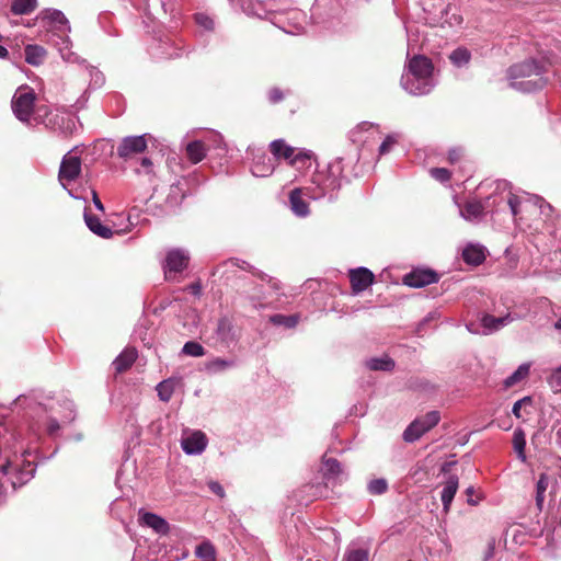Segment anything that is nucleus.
<instances>
[{
    "instance_id": "30",
    "label": "nucleus",
    "mask_w": 561,
    "mask_h": 561,
    "mask_svg": "<svg viewBox=\"0 0 561 561\" xmlns=\"http://www.w3.org/2000/svg\"><path fill=\"white\" fill-rule=\"evenodd\" d=\"M180 380L174 377L160 381L156 387L159 399L163 402H169Z\"/></svg>"
},
{
    "instance_id": "45",
    "label": "nucleus",
    "mask_w": 561,
    "mask_h": 561,
    "mask_svg": "<svg viewBox=\"0 0 561 561\" xmlns=\"http://www.w3.org/2000/svg\"><path fill=\"white\" fill-rule=\"evenodd\" d=\"M548 383L554 392L561 391V371H559V367L552 370L548 377Z\"/></svg>"
},
{
    "instance_id": "59",
    "label": "nucleus",
    "mask_w": 561,
    "mask_h": 561,
    "mask_svg": "<svg viewBox=\"0 0 561 561\" xmlns=\"http://www.w3.org/2000/svg\"><path fill=\"white\" fill-rule=\"evenodd\" d=\"M556 440L558 446L561 448V422H558L557 424Z\"/></svg>"
},
{
    "instance_id": "24",
    "label": "nucleus",
    "mask_w": 561,
    "mask_h": 561,
    "mask_svg": "<svg viewBox=\"0 0 561 561\" xmlns=\"http://www.w3.org/2000/svg\"><path fill=\"white\" fill-rule=\"evenodd\" d=\"M514 318L508 313L504 317H494L491 314H484L481 319V324L483 327V333L489 334L500 329L506 327L511 322H513Z\"/></svg>"
},
{
    "instance_id": "50",
    "label": "nucleus",
    "mask_w": 561,
    "mask_h": 561,
    "mask_svg": "<svg viewBox=\"0 0 561 561\" xmlns=\"http://www.w3.org/2000/svg\"><path fill=\"white\" fill-rule=\"evenodd\" d=\"M283 99H284V94L279 89L273 88L272 90H270L268 100L271 103H273V104L278 103Z\"/></svg>"
},
{
    "instance_id": "42",
    "label": "nucleus",
    "mask_w": 561,
    "mask_h": 561,
    "mask_svg": "<svg viewBox=\"0 0 561 561\" xmlns=\"http://www.w3.org/2000/svg\"><path fill=\"white\" fill-rule=\"evenodd\" d=\"M182 353L193 357H201L205 355V350L199 343L188 341L184 344Z\"/></svg>"
},
{
    "instance_id": "2",
    "label": "nucleus",
    "mask_w": 561,
    "mask_h": 561,
    "mask_svg": "<svg viewBox=\"0 0 561 561\" xmlns=\"http://www.w3.org/2000/svg\"><path fill=\"white\" fill-rule=\"evenodd\" d=\"M543 67L534 59L510 67L507 75L511 87L522 92H534L546 85Z\"/></svg>"
},
{
    "instance_id": "12",
    "label": "nucleus",
    "mask_w": 561,
    "mask_h": 561,
    "mask_svg": "<svg viewBox=\"0 0 561 561\" xmlns=\"http://www.w3.org/2000/svg\"><path fill=\"white\" fill-rule=\"evenodd\" d=\"M147 149L146 135L141 136H127L122 139L117 147V154L123 159L131 158L135 154L141 153Z\"/></svg>"
},
{
    "instance_id": "63",
    "label": "nucleus",
    "mask_w": 561,
    "mask_h": 561,
    "mask_svg": "<svg viewBox=\"0 0 561 561\" xmlns=\"http://www.w3.org/2000/svg\"><path fill=\"white\" fill-rule=\"evenodd\" d=\"M502 187L503 190L508 188V183L505 181L499 182L497 188Z\"/></svg>"
},
{
    "instance_id": "28",
    "label": "nucleus",
    "mask_w": 561,
    "mask_h": 561,
    "mask_svg": "<svg viewBox=\"0 0 561 561\" xmlns=\"http://www.w3.org/2000/svg\"><path fill=\"white\" fill-rule=\"evenodd\" d=\"M84 221L87 227L96 236L108 239L113 236V231L111 228L104 226L100 218H98L94 215L89 214L88 211H84Z\"/></svg>"
},
{
    "instance_id": "37",
    "label": "nucleus",
    "mask_w": 561,
    "mask_h": 561,
    "mask_svg": "<svg viewBox=\"0 0 561 561\" xmlns=\"http://www.w3.org/2000/svg\"><path fill=\"white\" fill-rule=\"evenodd\" d=\"M37 7V0H13L11 11L16 15H25L33 12Z\"/></svg>"
},
{
    "instance_id": "25",
    "label": "nucleus",
    "mask_w": 561,
    "mask_h": 561,
    "mask_svg": "<svg viewBox=\"0 0 561 561\" xmlns=\"http://www.w3.org/2000/svg\"><path fill=\"white\" fill-rule=\"evenodd\" d=\"M369 548L357 541H352L345 549L342 561H368Z\"/></svg>"
},
{
    "instance_id": "29",
    "label": "nucleus",
    "mask_w": 561,
    "mask_h": 561,
    "mask_svg": "<svg viewBox=\"0 0 561 561\" xmlns=\"http://www.w3.org/2000/svg\"><path fill=\"white\" fill-rule=\"evenodd\" d=\"M236 365H237V360L233 358L216 357V358L208 360L205 364V370L208 374L216 375V374L224 373L228 369H231V368L236 367Z\"/></svg>"
},
{
    "instance_id": "43",
    "label": "nucleus",
    "mask_w": 561,
    "mask_h": 561,
    "mask_svg": "<svg viewBox=\"0 0 561 561\" xmlns=\"http://www.w3.org/2000/svg\"><path fill=\"white\" fill-rule=\"evenodd\" d=\"M368 492L373 495H381L388 490V482L386 479H374L368 483Z\"/></svg>"
},
{
    "instance_id": "13",
    "label": "nucleus",
    "mask_w": 561,
    "mask_h": 561,
    "mask_svg": "<svg viewBox=\"0 0 561 561\" xmlns=\"http://www.w3.org/2000/svg\"><path fill=\"white\" fill-rule=\"evenodd\" d=\"M80 172H81L80 158L77 156L67 153L61 160L60 168H59V174H58L59 181L62 184V186L66 187L64 184L65 181L70 182V181L76 180L79 176Z\"/></svg>"
},
{
    "instance_id": "58",
    "label": "nucleus",
    "mask_w": 561,
    "mask_h": 561,
    "mask_svg": "<svg viewBox=\"0 0 561 561\" xmlns=\"http://www.w3.org/2000/svg\"><path fill=\"white\" fill-rule=\"evenodd\" d=\"M474 493V489L473 486H469L467 488L466 490V494L468 495V500L467 502L470 504V505H477L478 502H479V499L478 500H473L471 496L473 495Z\"/></svg>"
},
{
    "instance_id": "36",
    "label": "nucleus",
    "mask_w": 561,
    "mask_h": 561,
    "mask_svg": "<svg viewBox=\"0 0 561 561\" xmlns=\"http://www.w3.org/2000/svg\"><path fill=\"white\" fill-rule=\"evenodd\" d=\"M366 366L370 370L390 371L394 367V362L389 356L373 357L366 360Z\"/></svg>"
},
{
    "instance_id": "48",
    "label": "nucleus",
    "mask_w": 561,
    "mask_h": 561,
    "mask_svg": "<svg viewBox=\"0 0 561 561\" xmlns=\"http://www.w3.org/2000/svg\"><path fill=\"white\" fill-rule=\"evenodd\" d=\"M195 21L199 26H202L205 30H213V27H214L213 20L203 13L196 14Z\"/></svg>"
},
{
    "instance_id": "14",
    "label": "nucleus",
    "mask_w": 561,
    "mask_h": 561,
    "mask_svg": "<svg viewBox=\"0 0 561 561\" xmlns=\"http://www.w3.org/2000/svg\"><path fill=\"white\" fill-rule=\"evenodd\" d=\"M215 334L217 340L225 346L234 344L239 339L238 329L234 327L232 320L227 317H222L218 320Z\"/></svg>"
},
{
    "instance_id": "49",
    "label": "nucleus",
    "mask_w": 561,
    "mask_h": 561,
    "mask_svg": "<svg viewBox=\"0 0 561 561\" xmlns=\"http://www.w3.org/2000/svg\"><path fill=\"white\" fill-rule=\"evenodd\" d=\"M87 70L91 77V80L95 85H101L104 81L103 75L93 67H88Z\"/></svg>"
},
{
    "instance_id": "27",
    "label": "nucleus",
    "mask_w": 561,
    "mask_h": 561,
    "mask_svg": "<svg viewBox=\"0 0 561 561\" xmlns=\"http://www.w3.org/2000/svg\"><path fill=\"white\" fill-rule=\"evenodd\" d=\"M458 485V477L454 474L449 476L440 494V500L445 512L449 511L455 494L457 493Z\"/></svg>"
},
{
    "instance_id": "26",
    "label": "nucleus",
    "mask_w": 561,
    "mask_h": 561,
    "mask_svg": "<svg viewBox=\"0 0 561 561\" xmlns=\"http://www.w3.org/2000/svg\"><path fill=\"white\" fill-rule=\"evenodd\" d=\"M484 215V206L478 201H469L460 208V216L470 222H478Z\"/></svg>"
},
{
    "instance_id": "53",
    "label": "nucleus",
    "mask_w": 561,
    "mask_h": 561,
    "mask_svg": "<svg viewBox=\"0 0 561 561\" xmlns=\"http://www.w3.org/2000/svg\"><path fill=\"white\" fill-rule=\"evenodd\" d=\"M529 401V398H523L518 401H516L513 405V409H512V413L517 417L519 419L520 417V409H522V405L523 403Z\"/></svg>"
},
{
    "instance_id": "11",
    "label": "nucleus",
    "mask_w": 561,
    "mask_h": 561,
    "mask_svg": "<svg viewBox=\"0 0 561 561\" xmlns=\"http://www.w3.org/2000/svg\"><path fill=\"white\" fill-rule=\"evenodd\" d=\"M207 446V437L202 431H184L181 447L186 455H199Z\"/></svg>"
},
{
    "instance_id": "17",
    "label": "nucleus",
    "mask_w": 561,
    "mask_h": 561,
    "mask_svg": "<svg viewBox=\"0 0 561 561\" xmlns=\"http://www.w3.org/2000/svg\"><path fill=\"white\" fill-rule=\"evenodd\" d=\"M350 280L355 294L366 290L374 282V274L366 267L350 271Z\"/></svg>"
},
{
    "instance_id": "4",
    "label": "nucleus",
    "mask_w": 561,
    "mask_h": 561,
    "mask_svg": "<svg viewBox=\"0 0 561 561\" xmlns=\"http://www.w3.org/2000/svg\"><path fill=\"white\" fill-rule=\"evenodd\" d=\"M76 417L75 405L71 400L65 399L50 405L49 414L44 421L45 431L49 436L59 432L61 424H67Z\"/></svg>"
},
{
    "instance_id": "55",
    "label": "nucleus",
    "mask_w": 561,
    "mask_h": 561,
    "mask_svg": "<svg viewBox=\"0 0 561 561\" xmlns=\"http://www.w3.org/2000/svg\"><path fill=\"white\" fill-rule=\"evenodd\" d=\"M461 157V150L460 149H451L448 152V160L450 163L457 162Z\"/></svg>"
},
{
    "instance_id": "52",
    "label": "nucleus",
    "mask_w": 561,
    "mask_h": 561,
    "mask_svg": "<svg viewBox=\"0 0 561 561\" xmlns=\"http://www.w3.org/2000/svg\"><path fill=\"white\" fill-rule=\"evenodd\" d=\"M494 550H495V540L491 539L488 542V548H486V551H485L484 557H483L484 561H489L490 559L493 558Z\"/></svg>"
},
{
    "instance_id": "5",
    "label": "nucleus",
    "mask_w": 561,
    "mask_h": 561,
    "mask_svg": "<svg viewBox=\"0 0 561 561\" xmlns=\"http://www.w3.org/2000/svg\"><path fill=\"white\" fill-rule=\"evenodd\" d=\"M36 94L30 87H20L12 98V111L21 122H28L34 111Z\"/></svg>"
},
{
    "instance_id": "8",
    "label": "nucleus",
    "mask_w": 561,
    "mask_h": 561,
    "mask_svg": "<svg viewBox=\"0 0 561 561\" xmlns=\"http://www.w3.org/2000/svg\"><path fill=\"white\" fill-rule=\"evenodd\" d=\"M440 414L438 411H431L424 416L414 420L403 432V439L408 443L417 440L423 434L438 424Z\"/></svg>"
},
{
    "instance_id": "40",
    "label": "nucleus",
    "mask_w": 561,
    "mask_h": 561,
    "mask_svg": "<svg viewBox=\"0 0 561 561\" xmlns=\"http://www.w3.org/2000/svg\"><path fill=\"white\" fill-rule=\"evenodd\" d=\"M196 556L203 561H215V549L208 541H204L196 547Z\"/></svg>"
},
{
    "instance_id": "61",
    "label": "nucleus",
    "mask_w": 561,
    "mask_h": 561,
    "mask_svg": "<svg viewBox=\"0 0 561 561\" xmlns=\"http://www.w3.org/2000/svg\"><path fill=\"white\" fill-rule=\"evenodd\" d=\"M455 463H456L455 461H453V462H445V463L442 466L440 471H442V472H444V473H445V472H447V471L449 470V468H450L453 465H455Z\"/></svg>"
},
{
    "instance_id": "18",
    "label": "nucleus",
    "mask_w": 561,
    "mask_h": 561,
    "mask_svg": "<svg viewBox=\"0 0 561 561\" xmlns=\"http://www.w3.org/2000/svg\"><path fill=\"white\" fill-rule=\"evenodd\" d=\"M41 19L48 20L49 22L55 24L53 30V34H69L71 31L68 19L65 14L56 9H46L39 13Z\"/></svg>"
},
{
    "instance_id": "6",
    "label": "nucleus",
    "mask_w": 561,
    "mask_h": 561,
    "mask_svg": "<svg viewBox=\"0 0 561 561\" xmlns=\"http://www.w3.org/2000/svg\"><path fill=\"white\" fill-rule=\"evenodd\" d=\"M188 262L190 254L186 250L180 248L169 250L162 265L165 279L179 280V275L187 267Z\"/></svg>"
},
{
    "instance_id": "32",
    "label": "nucleus",
    "mask_w": 561,
    "mask_h": 561,
    "mask_svg": "<svg viewBox=\"0 0 561 561\" xmlns=\"http://www.w3.org/2000/svg\"><path fill=\"white\" fill-rule=\"evenodd\" d=\"M463 261L471 265L481 264L484 259V250L480 245L469 244L462 251Z\"/></svg>"
},
{
    "instance_id": "31",
    "label": "nucleus",
    "mask_w": 561,
    "mask_h": 561,
    "mask_svg": "<svg viewBox=\"0 0 561 561\" xmlns=\"http://www.w3.org/2000/svg\"><path fill=\"white\" fill-rule=\"evenodd\" d=\"M137 358V352L134 348L124 350L113 362L117 373L128 369Z\"/></svg>"
},
{
    "instance_id": "51",
    "label": "nucleus",
    "mask_w": 561,
    "mask_h": 561,
    "mask_svg": "<svg viewBox=\"0 0 561 561\" xmlns=\"http://www.w3.org/2000/svg\"><path fill=\"white\" fill-rule=\"evenodd\" d=\"M208 486H209L210 491L213 493L217 494L218 496L222 497L225 495L224 488L221 486L220 483H218L216 481H211L208 483Z\"/></svg>"
},
{
    "instance_id": "23",
    "label": "nucleus",
    "mask_w": 561,
    "mask_h": 561,
    "mask_svg": "<svg viewBox=\"0 0 561 561\" xmlns=\"http://www.w3.org/2000/svg\"><path fill=\"white\" fill-rule=\"evenodd\" d=\"M275 169V159L265 153L257 156L254 160L251 172L256 178H265L271 175Z\"/></svg>"
},
{
    "instance_id": "19",
    "label": "nucleus",
    "mask_w": 561,
    "mask_h": 561,
    "mask_svg": "<svg viewBox=\"0 0 561 561\" xmlns=\"http://www.w3.org/2000/svg\"><path fill=\"white\" fill-rule=\"evenodd\" d=\"M240 2L241 9L248 15L257 16L260 19L267 18V14H272L276 11L273 10V5L270 2H264L260 0H238Z\"/></svg>"
},
{
    "instance_id": "7",
    "label": "nucleus",
    "mask_w": 561,
    "mask_h": 561,
    "mask_svg": "<svg viewBox=\"0 0 561 561\" xmlns=\"http://www.w3.org/2000/svg\"><path fill=\"white\" fill-rule=\"evenodd\" d=\"M550 488L549 491V501L553 505L561 506V476L559 480L552 481L551 478L542 473L539 477L536 485V506L539 511L543 508V503L546 500V491Z\"/></svg>"
},
{
    "instance_id": "60",
    "label": "nucleus",
    "mask_w": 561,
    "mask_h": 561,
    "mask_svg": "<svg viewBox=\"0 0 561 561\" xmlns=\"http://www.w3.org/2000/svg\"><path fill=\"white\" fill-rule=\"evenodd\" d=\"M141 165L144 168H146L148 171H150L151 167H152V162L149 158H142L141 159Z\"/></svg>"
},
{
    "instance_id": "47",
    "label": "nucleus",
    "mask_w": 561,
    "mask_h": 561,
    "mask_svg": "<svg viewBox=\"0 0 561 561\" xmlns=\"http://www.w3.org/2000/svg\"><path fill=\"white\" fill-rule=\"evenodd\" d=\"M430 173L439 182H447L450 179V172L445 168H433L430 170Z\"/></svg>"
},
{
    "instance_id": "34",
    "label": "nucleus",
    "mask_w": 561,
    "mask_h": 561,
    "mask_svg": "<svg viewBox=\"0 0 561 561\" xmlns=\"http://www.w3.org/2000/svg\"><path fill=\"white\" fill-rule=\"evenodd\" d=\"M530 371V363H524L517 367V369L504 380V387L511 388L516 383L523 381Z\"/></svg>"
},
{
    "instance_id": "33",
    "label": "nucleus",
    "mask_w": 561,
    "mask_h": 561,
    "mask_svg": "<svg viewBox=\"0 0 561 561\" xmlns=\"http://www.w3.org/2000/svg\"><path fill=\"white\" fill-rule=\"evenodd\" d=\"M46 56V50L38 45H27L25 47V60L32 66L41 65Z\"/></svg>"
},
{
    "instance_id": "15",
    "label": "nucleus",
    "mask_w": 561,
    "mask_h": 561,
    "mask_svg": "<svg viewBox=\"0 0 561 561\" xmlns=\"http://www.w3.org/2000/svg\"><path fill=\"white\" fill-rule=\"evenodd\" d=\"M438 280V276L434 271L431 270H414L407 274L403 278V283L413 288H421L426 285L434 284Z\"/></svg>"
},
{
    "instance_id": "56",
    "label": "nucleus",
    "mask_w": 561,
    "mask_h": 561,
    "mask_svg": "<svg viewBox=\"0 0 561 561\" xmlns=\"http://www.w3.org/2000/svg\"><path fill=\"white\" fill-rule=\"evenodd\" d=\"M92 202L98 210H100L102 213L104 211V206H103L101 199L99 198L98 193L94 190H92Z\"/></svg>"
},
{
    "instance_id": "1",
    "label": "nucleus",
    "mask_w": 561,
    "mask_h": 561,
    "mask_svg": "<svg viewBox=\"0 0 561 561\" xmlns=\"http://www.w3.org/2000/svg\"><path fill=\"white\" fill-rule=\"evenodd\" d=\"M401 85L413 95L428 93L435 85L432 61L425 56L413 57L402 75Z\"/></svg>"
},
{
    "instance_id": "44",
    "label": "nucleus",
    "mask_w": 561,
    "mask_h": 561,
    "mask_svg": "<svg viewBox=\"0 0 561 561\" xmlns=\"http://www.w3.org/2000/svg\"><path fill=\"white\" fill-rule=\"evenodd\" d=\"M271 321L277 325L294 328L298 323V318L296 316L275 314L271 318Z\"/></svg>"
},
{
    "instance_id": "10",
    "label": "nucleus",
    "mask_w": 561,
    "mask_h": 561,
    "mask_svg": "<svg viewBox=\"0 0 561 561\" xmlns=\"http://www.w3.org/2000/svg\"><path fill=\"white\" fill-rule=\"evenodd\" d=\"M271 152L275 159H285L289 160L291 165H295L298 162H305L310 159V154L308 152L299 151L295 153V149L288 146L283 139H276L271 142Z\"/></svg>"
},
{
    "instance_id": "38",
    "label": "nucleus",
    "mask_w": 561,
    "mask_h": 561,
    "mask_svg": "<svg viewBox=\"0 0 561 561\" xmlns=\"http://www.w3.org/2000/svg\"><path fill=\"white\" fill-rule=\"evenodd\" d=\"M525 447H526V437L525 433L517 428L514 431L513 434V448L515 453L517 454L518 459H520L523 462L526 461V454H525Z\"/></svg>"
},
{
    "instance_id": "46",
    "label": "nucleus",
    "mask_w": 561,
    "mask_h": 561,
    "mask_svg": "<svg viewBox=\"0 0 561 561\" xmlns=\"http://www.w3.org/2000/svg\"><path fill=\"white\" fill-rule=\"evenodd\" d=\"M398 137L394 134L388 135L379 146V154H386L391 151L393 146L397 144Z\"/></svg>"
},
{
    "instance_id": "57",
    "label": "nucleus",
    "mask_w": 561,
    "mask_h": 561,
    "mask_svg": "<svg viewBox=\"0 0 561 561\" xmlns=\"http://www.w3.org/2000/svg\"><path fill=\"white\" fill-rule=\"evenodd\" d=\"M187 290L194 296H198L202 293V286L199 283H193L187 286Z\"/></svg>"
},
{
    "instance_id": "62",
    "label": "nucleus",
    "mask_w": 561,
    "mask_h": 561,
    "mask_svg": "<svg viewBox=\"0 0 561 561\" xmlns=\"http://www.w3.org/2000/svg\"><path fill=\"white\" fill-rule=\"evenodd\" d=\"M8 57V49L0 45V58H7Z\"/></svg>"
},
{
    "instance_id": "21",
    "label": "nucleus",
    "mask_w": 561,
    "mask_h": 561,
    "mask_svg": "<svg viewBox=\"0 0 561 561\" xmlns=\"http://www.w3.org/2000/svg\"><path fill=\"white\" fill-rule=\"evenodd\" d=\"M139 523L153 529L159 535H167L169 533L168 522L157 514L139 512Z\"/></svg>"
},
{
    "instance_id": "64",
    "label": "nucleus",
    "mask_w": 561,
    "mask_h": 561,
    "mask_svg": "<svg viewBox=\"0 0 561 561\" xmlns=\"http://www.w3.org/2000/svg\"><path fill=\"white\" fill-rule=\"evenodd\" d=\"M554 328L557 330H561V317L558 319V321L554 323Z\"/></svg>"
},
{
    "instance_id": "16",
    "label": "nucleus",
    "mask_w": 561,
    "mask_h": 561,
    "mask_svg": "<svg viewBox=\"0 0 561 561\" xmlns=\"http://www.w3.org/2000/svg\"><path fill=\"white\" fill-rule=\"evenodd\" d=\"M307 192H312V186L297 187L289 193L290 209L298 217H307L309 215V205L304 199V196H308Z\"/></svg>"
},
{
    "instance_id": "9",
    "label": "nucleus",
    "mask_w": 561,
    "mask_h": 561,
    "mask_svg": "<svg viewBox=\"0 0 561 561\" xmlns=\"http://www.w3.org/2000/svg\"><path fill=\"white\" fill-rule=\"evenodd\" d=\"M306 14L298 9H291L286 13L275 12L272 21L288 34H298L305 30Z\"/></svg>"
},
{
    "instance_id": "3",
    "label": "nucleus",
    "mask_w": 561,
    "mask_h": 561,
    "mask_svg": "<svg viewBox=\"0 0 561 561\" xmlns=\"http://www.w3.org/2000/svg\"><path fill=\"white\" fill-rule=\"evenodd\" d=\"M506 201L511 209V214L516 222L524 221L527 216L536 214L537 211L540 214H547L552 209L551 206L541 197L535 195L530 196L528 194H524L523 196H519L508 191Z\"/></svg>"
},
{
    "instance_id": "41",
    "label": "nucleus",
    "mask_w": 561,
    "mask_h": 561,
    "mask_svg": "<svg viewBox=\"0 0 561 561\" xmlns=\"http://www.w3.org/2000/svg\"><path fill=\"white\" fill-rule=\"evenodd\" d=\"M449 58L455 66L461 67L469 62L470 53L466 48H457L450 54Z\"/></svg>"
},
{
    "instance_id": "39",
    "label": "nucleus",
    "mask_w": 561,
    "mask_h": 561,
    "mask_svg": "<svg viewBox=\"0 0 561 561\" xmlns=\"http://www.w3.org/2000/svg\"><path fill=\"white\" fill-rule=\"evenodd\" d=\"M323 472L327 478H337L342 473L341 463L333 458L323 459Z\"/></svg>"
},
{
    "instance_id": "35",
    "label": "nucleus",
    "mask_w": 561,
    "mask_h": 561,
    "mask_svg": "<svg viewBox=\"0 0 561 561\" xmlns=\"http://www.w3.org/2000/svg\"><path fill=\"white\" fill-rule=\"evenodd\" d=\"M186 153L192 163H198L205 158L206 148L202 141L195 140L186 146Z\"/></svg>"
},
{
    "instance_id": "54",
    "label": "nucleus",
    "mask_w": 561,
    "mask_h": 561,
    "mask_svg": "<svg viewBox=\"0 0 561 561\" xmlns=\"http://www.w3.org/2000/svg\"><path fill=\"white\" fill-rule=\"evenodd\" d=\"M226 265L238 266L242 270H248L250 267V265L247 262L240 261L239 259H231L226 262Z\"/></svg>"
},
{
    "instance_id": "22",
    "label": "nucleus",
    "mask_w": 561,
    "mask_h": 561,
    "mask_svg": "<svg viewBox=\"0 0 561 561\" xmlns=\"http://www.w3.org/2000/svg\"><path fill=\"white\" fill-rule=\"evenodd\" d=\"M53 42L58 48L62 59L67 62H79L80 58L71 51V41L68 34H53Z\"/></svg>"
},
{
    "instance_id": "20",
    "label": "nucleus",
    "mask_w": 561,
    "mask_h": 561,
    "mask_svg": "<svg viewBox=\"0 0 561 561\" xmlns=\"http://www.w3.org/2000/svg\"><path fill=\"white\" fill-rule=\"evenodd\" d=\"M314 184H317L316 187H312V192H307L309 198L312 199H319L328 194H330V197L332 198V192L340 188V182L336 178L328 176L324 181L320 182V178L313 181Z\"/></svg>"
}]
</instances>
